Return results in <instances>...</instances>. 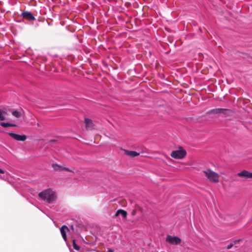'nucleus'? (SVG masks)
<instances>
[{
  "label": "nucleus",
  "instance_id": "f257e3e1",
  "mask_svg": "<svg viewBox=\"0 0 252 252\" xmlns=\"http://www.w3.org/2000/svg\"><path fill=\"white\" fill-rule=\"evenodd\" d=\"M39 197L43 201L51 203L56 199L55 192L51 189H45L38 194Z\"/></svg>",
  "mask_w": 252,
  "mask_h": 252
},
{
  "label": "nucleus",
  "instance_id": "f03ea898",
  "mask_svg": "<svg viewBox=\"0 0 252 252\" xmlns=\"http://www.w3.org/2000/svg\"><path fill=\"white\" fill-rule=\"evenodd\" d=\"M203 172L207 179L213 183H218L219 181V175L217 173L210 169L203 171Z\"/></svg>",
  "mask_w": 252,
  "mask_h": 252
},
{
  "label": "nucleus",
  "instance_id": "7ed1b4c3",
  "mask_svg": "<svg viewBox=\"0 0 252 252\" xmlns=\"http://www.w3.org/2000/svg\"><path fill=\"white\" fill-rule=\"evenodd\" d=\"M186 151L182 147H180L177 150L174 151L171 153V156L176 159H182L186 155Z\"/></svg>",
  "mask_w": 252,
  "mask_h": 252
},
{
  "label": "nucleus",
  "instance_id": "20e7f679",
  "mask_svg": "<svg viewBox=\"0 0 252 252\" xmlns=\"http://www.w3.org/2000/svg\"><path fill=\"white\" fill-rule=\"evenodd\" d=\"M166 241L169 243L173 245H177L181 242V239L176 236H171L168 235L166 238Z\"/></svg>",
  "mask_w": 252,
  "mask_h": 252
},
{
  "label": "nucleus",
  "instance_id": "39448f33",
  "mask_svg": "<svg viewBox=\"0 0 252 252\" xmlns=\"http://www.w3.org/2000/svg\"><path fill=\"white\" fill-rule=\"evenodd\" d=\"M9 135L17 141H24L27 139V136L25 135H19L13 132L9 133Z\"/></svg>",
  "mask_w": 252,
  "mask_h": 252
},
{
  "label": "nucleus",
  "instance_id": "423d86ee",
  "mask_svg": "<svg viewBox=\"0 0 252 252\" xmlns=\"http://www.w3.org/2000/svg\"><path fill=\"white\" fill-rule=\"evenodd\" d=\"M229 111L228 109H223V108H216L213 109L209 111V113L214 114H225L227 113V112Z\"/></svg>",
  "mask_w": 252,
  "mask_h": 252
},
{
  "label": "nucleus",
  "instance_id": "0eeeda50",
  "mask_svg": "<svg viewBox=\"0 0 252 252\" xmlns=\"http://www.w3.org/2000/svg\"><path fill=\"white\" fill-rule=\"evenodd\" d=\"M84 122L85 124L86 128L87 129L92 130L94 128L95 125L91 120L86 118L85 119Z\"/></svg>",
  "mask_w": 252,
  "mask_h": 252
},
{
  "label": "nucleus",
  "instance_id": "6e6552de",
  "mask_svg": "<svg viewBox=\"0 0 252 252\" xmlns=\"http://www.w3.org/2000/svg\"><path fill=\"white\" fill-rule=\"evenodd\" d=\"M237 175L241 177L252 179V173L249 172L246 170H243L242 172L238 173Z\"/></svg>",
  "mask_w": 252,
  "mask_h": 252
},
{
  "label": "nucleus",
  "instance_id": "1a4fd4ad",
  "mask_svg": "<svg viewBox=\"0 0 252 252\" xmlns=\"http://www.w3.org/2000/svg\"><path fill=\"white\" fill-rule=\"evenodd\" d=\"M22 16L24 18L29 20H34L35 19L33 15L30 12H24L22 13Z\"/></svg>",
  "mask_w": 252,
  "mask_h": 252
},
{
  "label": "nucleus",
  "instance_id": "9d476101",
  "mask_svg": "<svg viewBox=\"0 0 252 252\" xmlns=\"http://www.w3.org/2000/svg\"><path fill=\"white\" fill-rule=\"evenodd\" d=\"M68 230L67 227L65 225L63 226L60 229L61 234L64 241L66 240V231Z\"/></svg>",
  "mask_w": 252,
  "mask_h": 252
},
{
  "label": "nucleus",
  "instance_id": "9b49d317",
  "mask_svg": "<svg viewBox=\"0 0 252 252\" xmlns=\"http://www.w3.org/2000/svg\"><path fill=\"white\" fill-rule=\"evenodd\" d=\"M120 215H122L124 218H125L127 216V212L125 210L120 209L117 211L115 216H118Z\"/></svg>",
  "mask_w": 252,
  "mask_h": 252
},
{
  "label": "nucleus",
  "instance_id": "f8f14e48",
  "mask_svg": "<svg viewBox=\"0 0 252 252\" xmlns=\"http://www.w3.org/2000/svg\"><path fill=\"white\" fill-rule=\"evenodd\" d=\"M125 153L131 157H135L139 155L138 153L135 151H126Z\"/></svg>",
  "mask_w": 252,
  "mask_h": 252
},
{
  "label": "nucleus",
  "instance_id": "ddd939ff",
  "mask_svg": "<svg viewBox=\"0 0 252 252\" xmlns=\"http://www.w3.org/2000/svg\"><path fill=\"white\" fill-rule=\"evenodd\" d=\"M12 114L13 115V116H14V117H16V118H19L21 117V115H22V113L21 111H14L12 112Z\"/></svg>",
  "mask_w": 252,
  "mask_h": 252
},
{
  "label": "nucleus",
  "instance_id": "4468645a",
  "mask_svg": "<svg viewBox=\"0 0 252 252\" xmlns=\"http://www.w3.org/2000/svg\"><path fill=\"white\" fill-rule=\"evenodd\" d=\"M6 112L0 109V121H3L5 119Z\"/></svg>",
  "mask_w": 252,
  "mask_h": 252
},
{
  "label": "nucleus",
  "instance_id": "2eb2a0df",
  "mask_svg": "<svg viewBox=\"0 0 252 252\" xmlns=\"http://www.w3.org/2000/svg\"><path fill=\"white\" fill-rule=\"evenodd\" d=\"M0 126L4 127H6L8 126H14V125L9 124L8 123H1L0 124Z\"/></svg>",
  "mask_w": 252,
  "mask_h": 252
},
{
  "label": "nucleus",
  "instance_id": "dca6fc26",
  "mask_svg": "<svg viewBox=\"0 0 252 252\" xmlns=\"http://www.w3.org/2000/svg\"><path fill=\"white\" fill-rule=\"evenodd\" d=\"M73 246L74 249L78 251L80 249V247L78 246L75 242V240L73 241Z\"/></svg>",
  "mask_w": 252,
  "mask_h": 252
},
{
  "label": "nucleus",
  "instance_id": "f3484780",
  "mask_svg": "<svg viewBox=\"0 0 252 252\" xmlns=\"http://www.w3.org/2000/svg\"><path fill=\"white\" fill-rule=\"evenodd\" d=\"M136 214V211L135 210H133L132 212V215L134 216Z\"/></svg>",
  "mask_w": 252,
  "mask_h": 252
},
{
  "label": "nucleus",
  "instance_id": "a211bd4d",
  "mask_svg": "<svg viewBox=\"0 0 252 252\" xmlns=\"http://www.w3.org/2000/svg\"><path fill=\"white\" fill-rule=\"evenodd\" d=\"M4 173V171L2 169H0V173L3 174Z\"/></svg>",
  "mask_w": 252,
  "mask_h": 252
},
{
  "label": "nucleus",
  "instance_id": "6ab92c4d",
  "mask_svg": "<svg viewBox=\"0 0 252 252\" xmlns=\"http://www.w3.org/2000/svg\"><path fill=\"white\" fill-rule=\"evenodd\" d=\"M107 252H113V250L111 249H108Z\"/></svg>",
  "mask_w": 252,
  "mask_h": 252
},
{
  "label": "nucleus",
  "instance_id": "aec40b11",
  "mask_svg": "<svg viewBox=\"0 0 252 252\" xmlns=\"http://www.w3.org/2000/svg\"><path fill=\"white\" fill-rule=\"evenodd\" d=\"M232 246H227V249H230Z\"/></svg>",
  "mask_w": 252,
  "mask_h": 252
},
{
  "label": "nucleus",
  "instance_id": "412c9836",
  "mask_svg": "<svg viewBox=\"0 0 252 252\" xmlns=\"http://www.w3.org/2000/svg\"><path fill=\"white\" fill-rule=\"evenodd\" d=\"M2 178V177H1V176H0V178Z\"/></svg>",
  "mask_w": 252,
  "mask_h": 252
}]
</instances>
